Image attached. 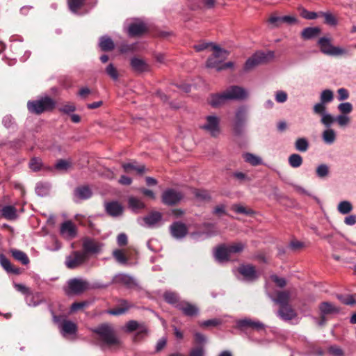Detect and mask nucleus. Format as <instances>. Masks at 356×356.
Masks as SVG:
<instances>
[{"label": "nucleus", "instance_id": "1", "mask_svg": "<svg viewBox=\"0 0 356 356\" xmlns=\"http://www.w3.org/2000/svg\"><path fill=\"white\" fill-rule=\"evenodd\" d=\"M56 106V102L48 95L40 96L27 102L28 111L33 114L40 115L52 111Z\"/></svg>", "mask_w": 356, "mask_h": 356}, {"label": "nucleus", "instance_id": "2", "mask_svg": "<svg viewBox=\"0 0 356 356\" xmlns=\"http://www.w3.org/2000/svg\"><path fill=\"white\" fill-rule=\"evenodd\" d=\"M317 44L322 54L329 56H349V51L344 47L334 46L330 37L323 36L318 39Z\"/></svg>", "mask_w": 356, "mask_h": 356}, {"label": "nucleus", "instance_id": "3", "mask_svg": "<svg viewBox=\"0 0 356 356\" xmlns=\"http://www.w3.org/2000/svg\"><path fill=\"white\" fill-rule=\"evenodd\" d=\"M97 334L100 341L108 346H117L120 340L115 335L113 327L108 324H102L91 330Z\"/></svg>", "mask_w": 356, "mask_h": 356}, {"label": "nucleus", "instance_id": "4", "mask_svg": "<svg viewBox=\"0 0 356 356\" xmlns=\"http://www.w3.org/2000/svg\"><path fill=\"white\" fill-rule=\"evenodd\" d=\"M248 119V107L245 106L238 107L235 111L233 120V131L234 135L240 136L244 134Z\"/></svg>", "mask_w": 356, "mask_h": 356}, {"label": "nucleus", "instance_id": "5", "mask_svg": "<svg viewBox=\"0 0 356 356\" xmlns=\"http://www.w3.org/2000/svg\"><path fill=\"white\" fill-rule=\"evenodd\" d=\"M109 286V284H95L91 286L90 283L82 278H74L68 281V287L71 292L74 294H81L85 291L91 289H103Z\"/></svg>", "mask_w": 356, "mask_h": 356}, {"label": "nucleus", "instance_id": "6", "mask_svg": "<svg viewBox=\"0 0 356 356\" xmlns=\"http://www.w3.org/2000/svg\"><path fill=\"white\" fill-rule=\"evenodd\" d=\"M334 100V93L330 89L323 90L320 94V102L316 103L312 108L313 113L322 118L329 113L327 104Z\"/></svg>", "mask_w": 356, "mask_h": 356}, {"label": "nucleus", "instance_id": "7", "mask_svg": "<svg viewBox=\"0 0 356 356\" xmlns=\"http://www.w3.org/2000/svg\"><path fill=\"white\" fill-rule=\"evenodd\" d=\"M334 122L339 127H346L350 124L351 118L348 115L340 113L334 116L330 112L320 118V122L324 127H331Z\"/></svg>", "mask_w": 356, "mask_h": 356}, {"label": "nucleus", "instance_id": "8", "mask_svg": "<svg viewBox=\"0 0 356 356\" xmlns=\"http://www.w3.org/2000/svg\"><path fill=\"white\" fill-rule=\"evenodd\" d=\"M220 118L216 115H210L205 117L204 123L200 128L208 132L211 136L216 137L220 132Z\"/></svg>", "mask_w": 356, "mask_h": 356}, {"label": "nucleus", "instance_id": "9", "mask_svg": "<svg viewBox=\"0 0 356 356\" xmlns=\"http://www.w3.org/2000/svg\"><path fill=\"white\" fill-rule=\"evenodd\" d=\"M54 321L57 323L63 335L74 334L76 332V325L61 316H53Z\"/></svg>", "mask_w": 356, "mask_h": 356}, {"label": "nucleus", "instance_id": "10", "mask_svg": "<svg viewBox=\"0 0 356 356\" xmlns=\"http://www.w3.org/2000/svg\"><path fill=\"white\" fill-rule=\"evenodd\" d=\"M88 259L86 252L74 251L66 257L65 265L68 268H76L82 265Z\"/></svg>", "mask_w": 356, "mask_h": 356}, {"label": "nucleus", "instance_id": "11", "mask_svg": "<svg viewBox=\"0 0 356 356\" xmlns=\"http://www.w3.org/2000/svg\"><path fill=\"white\" fill-rule=\"evenodd\" d=\"M140 220H142L144 222L142 223L139 222L141 225L146 226L149 228H155L163 224V216L161 213L159 211H152Z\"/></svg>", "mask_w": 356, "mask_h": 356}, {"label": "nucleus", "instance_id": "12", "mask_svg": "<svg viewBox=\"0 0 356 356\" xmlns=\"http://www.w3.org/2000/svg\"><path fill=\"white\" fill-rule=\"evenodd\" d=\"M236 327L240 330L251 328L256 331H259L266 327V325L259 320L250 318H244L237 320L236 322Z\"/></svg>", "mask_w": 356, "mask_h": 356}, {"label": "nucleus", "instance_id": "13", "mask_svg": "<svg viewBox=\"0 0 356 356\" xmlns=\"http://www.w3.org/2000/svg\"><path fill=\"white\" fill-rule=\"evenodd\" d=\"M268 61V56L263 52H256L250 57L244 65L245 71H250L257 66L264 64Z\"/></svg>", "mask_w": 356, "mask_h": 356}, {"label": "nucleus", "instance_id": "14", "mask_svg": "<svg viewBox=\"0 0 356 356\" xmlns=\"http://www.w3.org/2000/svg\"><path fill=\"white\" fill-rule=\"evenodd\" d=\"M225 92L227 100H242L248 97V91L237 86H230Z\"/></svg>", "mask_w": 356, "mask_h": 356}, {"label": "nucleus", "instance_id": "15", "mask_svg": "<svg viewBox=\"0 0 356 356\" xmlns=\"http://www.w3.org/2000/svg\"><path fill=\"white\" fill-rule=\"evenodd\" d=\"M183 195L175 189H167L162 194V201L167 205H175L180 202Z\"/></svg>", "mask_w": 356, "mask_h": 356}, {"label": "nucleus", "instance_id": "16", "mask_svg": "<svg viewBox=\"0 0 356 356\" xmlns=\"http://www.w3.org/2000/svg\"><path fill=\"white\" fill-rule=\"evenodd\" d=\"M103 243L90 238H86L83 241V252L97 254L102 251Z\"/></svg>", "mask_w": 356, "mask_h": 356}, {"label": "nucleus", "instance_id": "17", "mask_svg": "<svg viewBox=\"0 0 356 356\" xmlns=\"http://www.w3.org/2000/svg\"><path fill=\"white\" fill-rule=\"evenodd\" d=\"M170 232L173 238L181 240L188 234V228L184 223L177 221L170 226Z\"/></svg>", "mask_w": 356, "mask_h": 356}, {"label": "nucleus", "instance_id": "18", "mask_svg": "<svg viewBox=\"0 0 356 356\" xmlns=\"http://www.w3.org/2000/svg\"><path fill=\"white\" fill-rule=\"evenodd\" d=\"M175 307L180 310L185 316H195L199 314V308L194 304H192L186 300H181L178 302Z\"/></svg>", "mask_w": 356, "mask_h": 356}, {"label": "nucleus", "instance_id": "19", "mask_svg": "<svg viewBox=\"0 0 356 356\" xmlns=\"http://www.w3.org/2000/svg\"><path fill=\"white\" fill-rule=\"evenodd\" d=\"M130 65L132 70L137 73H143L150 71V65L144 59L138 57H133L130 60Z\"/></svg>", "mask_w": 356, "mask_h": 356}, {"label": "nucleus", "instance_id": "20", "mask_svg": "<svg viewBox=\"0 0 356 356\" xmlns=\"http://www.w3.org/2000/svg\"><path fill=\"white\" fill-rule=\"evenodd\" d=\"M60 234L66 239H72L76 235V226L71 221H65L60 225Z\"/></svg>", "mask_w": 356, "mask_h": 356}, {"label": "nucleus", "instance_id": "21", "mask_svg": "<svg viewBox=\"0 0 356 356\" xmlns=\"http://www.w3.org/2000/svg\"><path fill=\"white\" fill-rule=\"evenodd\" d=\"M112 282L122 284L129 288H131L137 285L136 280L132 276L125 273L116 275L113 278Z\"/></svg>", "mask_w": 356, "mask_h": 356}, {"label": "nucleus", "instance_id": "22", "mask_svg": "<svg viewBox=\"0 0 356 356\" xmlns=\"http://www.w3.org/2000/svg\"><path fill=\"white\" fill-rule=\"evenodd\" d=\"M106 212L113 217H118L122 214L123 207L120 203L116 201L108 202L105 204Z\"/></svg>", "mask_w": 356, "mask_h": 356}, {"label": "nucleus", "instance_id": "23", "mask_svg": "<svg viewBox=\"0 0 356 356\" xmlns=\"http://www.w3.org/2000/svg\"><path fill=\"white\" fill-rule=\"evenodd\" d=\"M325 129L321 134V138L323 143L327 145H331L337 140V132L331 127H325Z\"/></svg>", "mask_w": 356, "mask_h": 356}, {"label": "nucleus", "instance_id": "24", "mask_svg": "<svg viewBox=\"0 0 356 356\" xmlns=\"http://www.w3.org/2000/svg\"><path fill=\"white\" fill-rule=\"evenodd\" d=\"M122 167L127 173L135 171L138 175H143L146 171V168L144 165H138L135 161L122 163Z\"/></svg>", "mask_w": 356, "mask_h": 356}, {"label": "nucleus", "instance_id": "25", "mask_svg": "<svg viewBox=\"0 0 356 356\" xmlns=\"http://www.w3.org/2000/svg\"><path fill=\"white\" fill-rule=\"evenodd\" d=\"M277 315L284 321H289L296 317V312L289 305L280 307Z\"/></svg>", "mask_w": 356, "mask_h": 356}, {"label": "nucleus", "instance_id": "26", "mask_svg": "<svg viewBox=\"0 0 356 356\" xmlns=\"http://www.w3.org/2000/svg\"><path fill=\"white\" fill-rule=\"evenodd\" d=\"M214 257L216 261L220 263L227 261L229 259L231 254L228 252V249L226 245H220L218 247L214 252Z\"/></svg>", "mask_w": 356, "mask_h": 356}, {"label": "nucleus", "instance_id": "27", "mask_svg": "<svg viewBox=\"0 0 356 356\" xmlns=\"http://www.w3.org/2000/svg\"><path fill=\"white\" fill-rule=\"evenodd\" d=\"M147 29L145 24L141 21H137L131 24L128 27V33L130 36H136L142 34Z\"/></svg>", "mask_w": 356, "mask_h": 356}, {"label": "nucleus", "instance_id": "28", "mask_svg": "<svg viewBox=\"0 0 356 356\" xmlns=\"http://www.w3.org/2000/svg\"><path fill=\"white\" fill-rule=\"evenodd\" d=\"M238 271L246 280L252 281L257 277L254 268L252 266H241L239 267Z\"/></svg>", "mask_w": 356, "mask_h": 356}, {"label": "nucleus", "instance_id": "29", "mask_svg": "<svg viewBox=\"0 0 356 356\" xmlns=\"http://www.w3.org/2000/svg\"><path fill=\"white\" fill-rule=\"evenodd\" d=\"M128 205L129 209L135 213H138L145 208V204L143 201L134 196L128 197Z\"/></svg>", "mask_w": 356, "mask_h": 356}, {"label": "nucleus", "instance_id": "30", "mask_svg": "<svg viewBox=\"0 0 356 356\" xmlns=\"http://www.w3.org/2000/svg\"><path fill=\"white\" fill-rule=\"evenodd\" d=\"M319 309L321 316H325L332 314H337L340 309L329 302H323L319 305Z\"/></svg>", "mask_w": 356, "mask_h": 356}, {"label": "nucleus", "instance_id": "31", "mask_svg": "<svg viewBox=\"0 0 356 356\" xmlns=\"http://www.w3.org/2000/svg\"><path fill=\"white\" fill-rule=\"evenodd\" d=\"M321 33V29L315 27H307L301 32V37L304 40H311L317 37Z\"/></svg>", "mask_w": 356, "mask_h": 356}, {"label": "nucleus", "instance_id": "32", "mask_svg": "<svg viewBox=\"0 0 356 356\" xmlns=\"http://www.w3.org/2000/svg\"><path fill=\"white\" fill-rule=\"evenodd\" d=\"M270 298L273 302L279 304L280 307H282L289 305L288 302L290 298V293L289 291H280L277 293V298H274L271 296Z\"/></svg>", "mask_w": 356, "mask_h": 356}, {"label": "nucleus", "instance_id": "33", "mask_svg": "<svg viewBox=\"0 0 356 356\" xmlns=\"http://www.w3.org/2000/svg\"><path fill=\"white\" fill-rule=\"evenodd\" d=\"M99 47L102 51H106L113 50L115 47V44L110 37L104 35L99 38Z\"/></svg>", "mask_w": 356, "mask_h": 356}, {"label": "nucleus", "instance_id": "34", "mask_svg": "<svg viewBox=\"0 0 356 356\" xmlns=\"http://www.w3.org/2000/svg\"><path fill=\"white\" fill-rule=\"evenodd\" d=\"M227 101L225 91L220 94H213L211 95L209 104L213 107H218Z\"/></svg>", "mask_w": 356, "mask_h": 356}, {"label": "nucleus", "instance_id": "35", "mask_svg": "<svg viewBox=\"0 0 356 356\" xmlns=\"http://www.w3.org/2000/svg\"><path fill=\"white\" fill-rule=\"evenodd\" d=\"M74 195L79 199L86 200L92 196V191L87 186H80L74 190Z\"/></svg>", "mask_w": 356, "mask_h": 356}, {"label": "nucleus", "instance_id": "36", "mask_svg": "<svg viewBox=\"0 0 356 356\" xmlns=\"http://www.w3.org/2000/svg\"><path fill=\"white\" fill-rule=\"evenodd\" d=\"M126 330L127 332H133L138 330L140 333H146L147 328L145 325L139 324L137 321L131 320L126 324Z\"/></svg>", "mask_w": 356, "mask_h": 356}, {"label": "nucleus", "instance_id": "37", "mask_svg": "<svg viewBox=\"0 0 356 356\" xmlns=\"http://www.w3.org/2000/svg\"><path fill=\"white\" fill-rule=\"evenodd\" d=\"M353 204L348 200L341 201L337 205V211L342 215L348 214L353 211Z\"/></svg>", "mask_w": 356, "mask_h": 356}, {"label": "nucleus", "instance_id": "38", "mask_svg": "<svg viewBox=\"0 0 356 356\" xmlns=\"http://www.w3.org/2000/svg\"><path fill=\"white\" fill-rule=\"evenodd\" d=\"M120 305L122 307L111 309L108 311V313L111 315L118 316L124 314L130 307L129 304L125 300H121Z\"/></svg>", "mask_w": 356, "mask_h": 356}, {"label": "nucleus", "instance_id": "39", "mask_svg": "<svg viewBox=\"0 0 356 356\" xmlns=\"http://www.w3.org/2000/svg\"><path fill=\"white\" fill-rule=\"evenodd\" d=\"M51 190V185L49 183L40 182L35 186V193L38 195L44 197L47 195Z\"/></svg>", "mask_w": 356, "mask_h": 356}, {"label": "nucleus", "instance_id": "40", "mask_svg": "<svg viewBox=\"0 0 356 356\" xmlns=\"http://www.w3.org/2000/svg\"><path fill=\"white\" fill-rule=\"evenodd\" d=\"M243 158L245 162L251 164L252 165L256 166L262 163V159L261 157L253 154L252 153H245L243 155Z\"/></svg>", "mask_w": 356, "mask_h": 356}, {"label": "nucleus", "instance_id": "41", "mask_svg": "<svg viewBox=\"0 0 356 356\" xmlns=\"http://www.w3.org/2000/svg\"><path fill=\"white\" fill-rule=\"evenodd\" d=\"M294 146L296 150L301 152H305L308 150L309 144L308 140L306 138H298L296 140Z\"/></svg>", "mask_w": 356, "mask_h": 356}, {"label": "nucleus", "instance_id": "42", "mask_svg": "<svg viewBox=\"0 0 356 356\" xmlns=\"http://www.w3.org/2000/svg\"><path fill=\"white\" fill-rule=\"evenodd\" d=\"M316 175L319 179H325L330 175V168L325 163L318 165L316 168Z\"/></svg>", "mask_w": 356, "mask_h": 356}, {"label": "nucleus", "instance_id": "43", "mask_svg": "<svg viewBox=\"0 0 356 356\" xmlns=\"http://www.w3.org/2000/svg\"><path fill=\"white\" fill-rule=\"evenodd\" d=\"M11 253L13 257L17 261H20L22 264L26 265L29 263V259L26 253L19 250H12Z\"/></svg>", "mask_w": 356, "mask_h": 356}, {"label": "nucleus", "instance_id": "44", "mask_svg": "<svg viewBox=\"0 0 356 356\" xmlns=\"http://www.w3.org/2000/svg\"><path fill=\"white\" fill-rule=\"evenodd\" d=\"M302 157L298 154H292L289 156L288 162L291 167L298 168L302 164Z\"/></svg>", "mask_w": 356, "mask_h": 356}, {"label": "nucleus", "instance_id": "45", "mask_svg": "<svg viewBox=\"0 0 356 356\" xmlns=\"http://www.w3.org/2000/svg\"><path fill=\"white\" fill-rule=\"evenodd\" d=\"M337 110L340 114L348 115L353 111V106L349 102H341L337 106Z\"/></svg>", "mask_w": 356, "mask_h": 356}, {"label": "nucleus", "instance_id": "46", "mask_svg": "<svg viewBox=\"0 0 356 356\" xmlns=\"http://www.w3.org/2000/svg\"><path fill=\"white\" fill-rule=\"evenodd\" d=\"M16 209L13 206H5L1 209L2 216L8 220H13L16 218Z\"/></svg>", "mask_w": 356, "mask_h": 356}, {"label": "nucleus", "instance_id": "47", "mask_svg": "<svg viewBox=\"0 0 356 356\" xmlns=\"http://www.w3.org/2000/svg\"><path fill=\"white\" fill-rule=\"evenodd\" d=\"M212 50L213 51V54L211 56L221 60V62H222V60L227 56L228 52L226 50L221 49L218 45L213 44Z\"/></svg>", "mask_w": 356, "mask_h": 356}, {"label": "nucleus", "instance_id": "48", "mask_svg": "<svg viewBox=\"0 0 356 356\" xmlns=\"http://www.w3.org/2000/svg\"><path fill=\"white\" fill-rule=\"evenodd\" d=\"M0 264L6 272L17 273V270L12 267L10 261L1 253H0Z\"/></svg>", "mask_w": 356, "mask_h": 356}, {"label": "nucleus", "instance_id": "49", "mask_svg": "<svg viewBox=\"0 0 356 356\" xmlns=\"http://www.w3.org/2000/svg\"><path fill=\"white\" fill-rule=\"evenodd\" d=\"M163 298L168 303L173 305L175 307L178 302L181 301L179 300L178 294L172 291H166L163 295Z\"/></svg>", "mask_w": 356, "mask_h": 356}, {"label": "nucleus", "instance_id": "50", "mask_svg": "<svg viewBox=\"0 0 356 356\" xmlns=\"http://www.w3.org/2000/svg\"><path fill=\"white\" fill-rule=\"evenodd\" d=\"M26 301L29 306L36 307L42 302L41 295L39 293H30L26 297Z\"/></svg>", "mask_w": 356, "mask_h": 356}, {"label": "nucleus", "instance_id": "51", "mask_svg": "<svg viewBox=\"0 0 356 356\" xmlns=\"http://www.w3.org/2000/svg\"><path fill=\"white\" fill-rule=\"evenodd\" d=\"M193 194L198 201L208 202L211 200L209 193L205 190L194 189Z\"/></svg>", "mask_w": 356, "mask_h": 356}, {"label": "nucleus", "instance_id": "52", "mask_svg": "<svg viewBox=\"0 0 356 356\" xmlns=\"http://www.w3.org/2000/svg\"><path fill=\"white\" fill-rule=\"evenodd\" d=\"M319 15L324 17L325 23L334 26L337 24V20L336 17L330 12H319Z\"/></svg>", "mask_w": 356, "mask_h": 356}, {"label": "nucleus", "instance_id": "53", "mask_svg": "<svg viewBox=\"0 0 356 356\" xmlns=\"http://www.w3.org/2000/svg\"><path fill=\"white\" fill-rule=\"evenodd\" d=\"M206 66L208 68H214L217 71H220V67L222 66L221 60L215 58V57L210 56L207 60Z\"/></svg>", "mask_w": 356, "mask_h": 356}, {"label": "nucleus", "instance_id": "54", "mask_svg": "<svg viewBox=\"0 0 356 356\" xmlns=\"http://www.w3.org/2000/svg\"><path fill=\"white\" fill-rule=\"evenodd\" d=\"M84 0H67L70 10L73 13H77L78 9L83 5Z\"/></svg>", "mask_w": 356, "mask_h": 356}, {"label": "nucleus", "instance_id": "55", "mask_svg": "<svg viewBox=\"0 0 356 356\" xmlns=\"http://www.w3.org/2000/svg\"><path fill=\"white\" fill-rule=\"evenodd\" d=\"M226 246L228 249V252L230 253L231 255L233 254L241 252V251H243L245 247L244 244H243L242 243H236Z\"/></svg>", "mask_w": 356, "mask_h": 356}, {"label": "nucleus", "instance_id": "56", "mask_svg": "<svg viewBox=\"0 0 356 356\" xmlns=\"http://www.w3.org/2000/svg\"><path fill=\"white\" fill-rule=\"evenodd\" d=\"M337 99L339 102H344L350 97V93L346 88H340L337 90Z\"/></svg>", "mask_w": 356, "mask_h": 356}, {"label": "nucleus", "instance_id": "57", "mask_svg": "<svg viewBox=\"0 0 356 356\" xmlns=\"http://www.w3.org/2000/svg\"><path fill=\"white\" fill-rule=\"evenodd\" d=\"M113 255L118 263L122 264L127 263V258L121 250H115L113 252Z\"/></svg>", "mask_w": 356, "mask_h": 356}, {"label": "nucleus", "instance_id": "58", "mask_svg": "<svg viewBox=\"0 0 356 356\" xmlns=\"http://www.w3.org/2000/svg\"><path fill=\"white\" fill-rule=\"evenodd\" d=\"M106 74L113 80L118 79V72L112 63H110L106 68Z\"/></svg>", "mask_w": 356, "mask_h": 356}, {"label": "nucleus", "instance_id": "59", "mask_svg": "<svg viewBox=\"0 0 356 356\" xmlns=\"http://www.w3.org/2000/svg\"><path fill=\"white\" fill-rule=\"evenodd\" d=\"M205 350L202 346H197L191 348L188 356H204Z\"/></svg>", "mask_w": 356, "mask_h": 356}, {"label": "nucleus", "instance_id": "60", "mask_svg": "<svg viewBox=\"0 0 356 356\" xmlns=\"http://www.w3.org/2000/svg\"><path fill=\"white\" fill-rule=\"evenodd\" d=\"M337 298L343 304L347 305H353L356 303V301L352 296H343L337 295Z\"/></svg>", "mask_w": 356, "mask_h": 356}, {"label": "nucleus", "instance_id": "61", "mask_svg": "<svg viewBox=\"0 0 356 356\" xmlns=\"http://www.w3.org/2000/svg\"><path fill=\"white\" fill-rule=\"evenodd\" d=\"M301 16L307 19H315L318 17H321L319 13L309 11L306 9L302 10V11L301 12Z\"/></svg>", "mask_w": 356, "mask_h": 356}, {"label": "nucleus", "instance_id": "62", "mask_svg": "<svg viewBox=\"0 0 356 356\" xmlns=\"http://www.w3.org/2000/svg\"><path fill=\"white\" fill-rule=\"evenodd\" d=\"M59 111L65 114L70 115L76 111V106L73 104H67L58 108Z\"/></svg>", "mask_w": 356, "mask_h": 356}, {"label": "nucleus", "instance_id": "63", "mask_svg": "<svg viewBox=\"0 0 356 356\" xmlns=\"http://www.w3.org/2000/svg\"><path fill=\"white\" fill-rule=\"evenodd\" d=\"M275 98L277 103H284L287 100L288 95L283 90H278L275 92Z\"/></svg>", "mask_w": 356, "mask_h": 356}, {"label": "nucleus", "instance_id": "64", "mask_svg": "<svg viewBox=\"0 0 356 356\" xmlns=\"http://www.w3.org/2000/svg\"><path fill=\"white\" fill-rule=\"evenodd\" d=\"M70 166V163L63 160L60 159L58 161V162L55 165V168L58 170L60 171H65L68 169V168Z\"/></svg>", "mask_w": 356, "mask_h": 356}]
</instances>
